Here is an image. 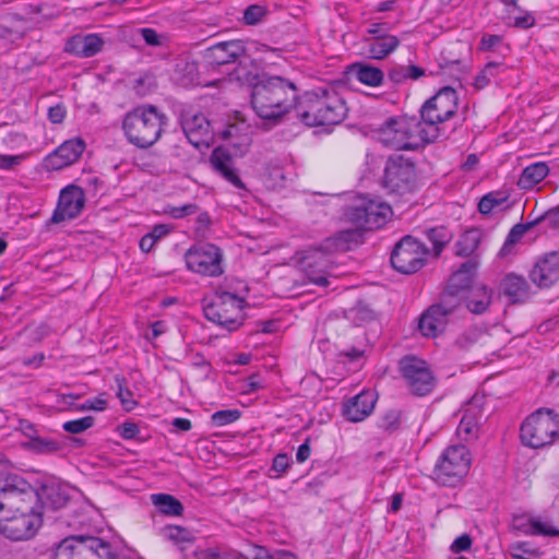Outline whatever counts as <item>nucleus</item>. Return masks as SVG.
<instances>
[{
  "mask_svg": "<svg viewBox=\"0 0 559 559\" xmlns=\"http://www.w3.org/2000/svg\"><path fill=\"white\" fill-rule=\"evenodd\" d=\"M391 206L378 199L366 195L357 197L344 212V218L354 228L341 230L329 242H334L336 250H349L352 243H359L364 230H373L383 227L391 218Z\"/></svg>",
  "mask_w": 559,
  "mask_h": 559,
  "instance_id": "obj_1",
  "label": "nucleus"
},
{
  "mask_svg": "<svg viewBox=\"0 0 559 559\" xmlns=\"http://www.w3.org/2000/svg\"><path fill=\"white\" fill-rule=\"evenodd\" d=\"M297 105L296 85L282 76H262L252 87L251 106L261 119L276 122Z\"/></svg>",
  "mask_w": 559,
  "mask_h": 559,
  "instance_id": "obj_2",
  "label": "nucleus"
},
{
  "mask_svg": "<svg viewBox=\"0 0 559 559\" xmlns=\"http://www.w3.org/2000/svg\"><path fill=\"white\" fill-rule=\"evenodd\" d=\"M346 114L345 102L333 88L306 92L297 105V116L309 127L338 124Z\"/></svg>",
  "mask_w": 559,
  "mask_h": 559,
  "instance_id": "obj_3",
  "label": "nucleus"
},
{
  "mask_svg": "<svg viewBox=\"0 0 559 559\" xmlns=\"http://www.w3.org/2000/svg\"><path fill=\"white\" fill-rule=\"evenodd\" d=\"M166 123V116L155 106L143 105L124 116L122 129L130 143L145 148L159 140Z\"/></svg>",
  "mask_w": 559,
  "mask_h": 559,
  "instance_id": "obj_4",
  "label": "nucleus"
},
{
  "mask_svg": "<svg viewBox=\"0 0 559 559\" xmlns=\"http://www.w3.org/2000/svg\"><path fill=\"white\" fill-rule=\"evenodd\" d=\"M377 139L393 150H416L432 142L417 117L399 116L386 119L377 131Z\"/></svg>",
  "mask_w": 559,
  "mask_h": 559,
  "instance_id": "obj_5",
  "label": "nucleus"
},
{
  "mask_svg": "<svg viewBox=\"0 0 559 559\" xmlns=\"http://www.w3.org/2000/svg\"><path fill=\"white\" fill-rule=\"evenodd\" d=\"M243 304V299L235 294L215 292L203 299V311L209 321L234 331L242 323Z\"/></svg>",
  "mask_w": 559,
  "mask_h": 559,
  "instance_id": "obj_6",
  "label": "nucleus"
},
{
  "mask_svg": "<svg viewBox=\"0 0 559 559\" xmlns=\"http://www.w3.org/2000/svg\"><path fill=\"white\" fill-rule=\"evenodd\" d=\"M472 455L466 445H449L440 454L433 468V478L443 486H456L468 474Z\"/></svg>",
  "mask_w": 559,
  "mask_h": 559,
  "instance_id": "obj_7",
  "label": "nucleus"
},
{
  "mask_svg": "<svg viewBox=\"0 0 559 559\" xmlns=\"http://www.w3.org/2000/svg\"><path fill=\"white\" fill-rule=\"evenodd\" d=\"M41 509L38 492L17 476L0 479V513Z\"/></svg>",
  "mask_w": 559,
  "mask_h": 559,
  "instance_id": "obj_8",
  "label": "nucleus"
},
{
  "mask_svg": "<svg viewBox=\"0 0 559 559\" xmlns=\"http://www.w3.org/2000/svg\"><path fill=\"white\" fill-rule=\"evenodd\" d=\"M456 91L449 86L441 88L424 104L420 111V121L432 142L439 136L438 124L449 120L456 112Z\"/></svg>",
  "mask_w": 559,
  "mask_h": 559,
  "instance_id": "obj_9",
  "label": "nucleus"
},
{
  "mask_svg": "<svg viewBox=\"0 0 559 559\" xmlns=\"http://www.w3.org/2000/svg\"><path fill=\"white\" fill-rule=\"evenodd\" d=\"M559 432V420L550 409H538L530 415L521 426L522 442L538 449L551 444Z\"/></svg>",
  "mask_w": 559,
  "mask_h": 559,
  "instance_id": "obj_10",
  "label": "nucleus"
},
{
  "mask_svg": "<svg viewBox=\"0 0 559 559\" xmlns=\"http://www.w3.org/2000/svg\"><path fill=\"white\" fill-rule=\"evenodd\" d=\"M188 270L203 276H219L223 274V253L221 249L209 242L190 247L185 253Z\"/></svg>",
  "mask_w": 559,
  "mask_h": 559,
  "instance_id": "obj_11",
  "label": "nucleus"
},
{
  "mask_svg": "<svg viewBox=\"0 0 559 559\" xmlns=\"http://www.w3.org/2000/svg\"><path fill=\"white\" fill-rule=\"evenodd\" d=\"M41 509L0 513V534L13 540L33 537L41 525Z\"/></svg>",
  "mask_w": 559,
  "mask_h": 559,
  "instance_id": "obj_12",
  "label": "nucleus"
},
{
  "mask_svg": "<svg viewBox=\"0 0 559 559\" xmlns=\"http://www.w3.org/2000/svg\"><path fill=\"white\" fill-rule=\"evenodd\" d=\"M428 253V249L420 241L406 236L392 251L391 263L396 271L412 274L424 266Z\"/></svg>",
  "mask_w": 559,
  "mask_h": 559,
  "instance_id": "obj_13",
  "label": "nucleus"
},
{
  "mask_svg": "<svg viewBox=\"0 0 559 559\" xmlns=\"http://www.w3.org/2000/svg\"><path fill=\"white\" fill-rule=\"evenodd\" d=\"M400 369L409 391L418 396L426 395L436 385V378L429 365L415 356L401 359Z\"/></svg>",
  "mask_w": 559,
  "mask_h": 559,
  "instance_id": "obj_14",
  "label": "nucleus"
},
{
  "mask_svg": "<svg viewBox=\"0 0 559 559\" xmlns=\"http://www.w3.org/2000/svg\"><path fill=\"white\" fill-rule=\"evenodd\" d=\"M334 239V237L328 238L324 241L323 248H311L305 251L300 265L308 277V280L318 285V286H328V270L330 267V259L328 255V251H337L334 248V242H329V240Z\"/></svg>",
  "mask_w": 559,
  "mask_h": 559,
  "instance_id": "obj_15",
  "label": "nucleus"
},
{
  "mask_svg": "<svg viewBox=\"0 0 559 559\" xmlns=\"http://www.w3.org/2000/svg\"><path fill=\"white\" fill-rule=\"evenodd\" d=\"M388 31L386 23H372L366 29L362 41L367 45L371 59L383 60L400 46L401 40Z\"/></svg>",
  "mask_w": 559,
  "mask_h": 559,
  "instance_id": "obj_16",
  "label": "nucleus"
},
{
  "mask_svg": "<svg viewBox=\"0 0 559 559\" xmlns=\"http://www.w3.org/2000/svg\"><path fill=\"white\" fill-rule=\"evenodd\" d=\"M181 127L188 141L197 148L209 147L214 139V129L203 114L186 111Z\"/></svg>",
  "mask_w": 559,
  "mask_h": 559,
  "instance_id": "obj_17",
  "label": "nucleus"
},
{
  "mask_svg": "<svg viewBox=\"0 0 559 559\" xmlns=\"http://www.w3.org/2000/svg\"><path fill=\"white\" fill-rule=\"evenodd\" d=\"M85 150V143L80 138L64 141L41 162L43 170L59 171L75 163Z\"/></svg>",
  "mask_w": 559,
  "mask_h": 559,
  "instance_id": "obj_18",
  "label": "nucleus"
},
{
  "mask_svg": "<svg viewBox=\"0 0 559 559\" xmlns=\"http://www.w3.org/2000/svg\"><path fill=\"white\" fill-rule=\"evenodd\" d=\"M456 307V302H451L448 297H442L440 304L431 306L420 317L418 329L421 334L427 337H435L441 333L448 324L449 316Z\"/></svg>",
  "mask_w": 559,
  "mask_h": 559,
  "instance_id": "obj_19",
  "label": "nucleus"
},
{
  "mask_svg": "<svg viewBox=\"0 0 559 559\" xmlns=\"http://www.w3.org/2000/svg\"><path fill=\"white\" fill-rule=\"evenodd\" d=\"M85 204L83 190L78 186H68L61 190L57 209L51 216V223L59 224L80 215Z\"/></svg>",
  "mask_w": 559,
  "mask_h": 559,
  "instance_id": "obj_20",
  "label": "nucleus"
},
{
  "mask_svg": "<svg viewBox=\"0 0 559 559\" xmlns=\"http://www.w3.org/2000/svg\"><path fill=\"white\" fill-rule=\"evenodd\" d=\"M376 402V393L370 390H364L344 403L343 415L349 421H362L372 413Z\"/></svg>",
  "mask_w": 559,
  "mask_h": 559,
  "instance_id": "obj_21",
  "label": "nucleus"
},
{
  "mask_svg": "<svg viewBox=\"0 0 559 559\" xmlns=\"http://www.w3.org/2000/svg\"><path fill=\"white\" fill-rule=\"evenodd\" d=\"M104 45L105 40L98 34H76L66 41L64 51L79 58H91L99 53Z\"/></svg>",
  "mask_w": 559,
  "mask_h": 559,
  "instance_id": "obj_22",
  "label": "nucleus"
},
{
  "mask_svg": "<svg viewBox=\"0 0 559 559\" xmlns=\"http://www.w3.org/2000/svg\"><path fill=\"white\" fill-rule=\"evenodd\" d=\"M531 280L539 287H549L559 280V250L539 259L531 271Z\"/></svg>",
  "mask_w": 559,
  "mask_h": 559,
  "instance_id": "obj_23",
  "label": "nucleus"
},
{
  "mask_svg": "<svg viewBox=\"0 0 559 559\" xmlns=\"http://www.w3.org/2000/svg\"><path fill=\"white\" fill-rule=\"evenodd\" d=\"M246 48L240 40L222 41L206 50L205 58L211 64H228L243 56Z\"/></svg>",
  "mask_w": 559,
  "mask_h": 559,
  "instance_id": "obj_24",
  "label": "nucleus"
},
{
  "mask_svg": "<svg viewBox=\"0 0 559 559\" xmlns=\"http://www.w3.org/2000/svg\"><path fill=\"white\" fill-rule=\"evenodd\" d=\"M221 138L228 141L227 145L236 155H243L251 144L250 126L245 121L229 123L222 130Z\"/></svg>",
  "mask_w": 559,
  "mask_h": 559,
  "instance_id": "obj_25",
  "label": "nucleus"
},
{
  "mask_svg": "<svg viewBox=\"0 0 559 559\" xmlns=\"http://www.w3.org/2000/svg\"><path fill=\"white\" fill-rule=\"evenodd\" d=\"M483 412L478 406V400L473 399L464 409V414L457 426L456 433L464 441H471L478 437L479 421Z\"/></svg>",
  "mask_w": 559,
  "mask_h": 559,
  "instance_id": "obj_26",
  "label": "nucleus"
},
{
  "mask_svg": "<svg viewBox=\"0 0 559 559\" xmlns=\"http://www.w3.org/2000/svg\"><path fill=\"white\" fill-rule=\"evenodd\" d=\"M475 269L476 264H473L472 262L462 264L461 269L450 277L447 292L442 297H448L449 301L456 302L459 305L461 300L459 295L469 287Z\"/></svg>",
  "mask_w": 559,
  "mask_h": 559,
  "instance_id": "obj_27",
  "label": "nucleus"
},
{
  "mask_svg": "<svg viewBox=\"0 0 559 559\" xmlns=\"http://www.w3.org/2000/svg\"><path fill=\"white\" fill-rule=\"evenodd\" d=\"M348 73L361 84L371 87L380 86L384 79L380 68L362 62L353 63L348 68Z\"/></svg>",
  "mask_w": 559,
  "mask_h": 559,
  "instance_id": "obj_28",
  "label": "nucleus"
},
{
  "mask_svg": "<svg viewBox=\"0 0 559 559\" xmlns=\"http://www.w3.org/2000/svg\"><path fill=\"white\" fill-rule=\"evenodd\" d=\"M83 536L64 538L56 548L53 559H87Z\"/></svg>",
  "mask_w": 559,
  "mask_h": 559,
  "instance_id": "obj_29",
  "label": "nucleus"
},
{
  "mask_svg": "<svg viewBox=\"0 0 559 559\" xmlns=\"http://www.w3.org/2000/svg\"><path fill=\"white\" fill-rule=\"evenodd\" d=\"M492 292L484 285L473 286L465 296L467 309L475 313H484L490 306Z\"/></svg>",
  "mask_w": 559,
  "mask_h": 559,
  "instance_id": "obj_30",
  "label": "nucleus"
},
{
  "mask_svg": "<svg viewBox=\"0 0 559 559\" xmlns=\"http://www.w3.org/2000/svg\"><path fill=\"white\" fill-rule=\"evenodd\" d=\"M236 156L235 150L229 145L218 146L212 152L210 162L213 169L221 175H235L234 160Z\"/></svg>",
  "mask_w": 559,
  "mask_h": 559,
  "instance_id": "obj_31",
  "label": "nucleus"
},
{
  "mask_svg": "<svg viewBox=\"0 0 559 559\" xmlns=\"http://www.w3.org/2000/svg\"><path fill=\"white\" fill-rule=\"evenodd\" d=\"M83 544L87 548V559H116L111 545L98 537L83 536Z\"/></svg>",
  "mask_w": 559,
  "mask_h": 559,
  "instance_id": "obj_32",
  "label": "nucleus"
},
{
  "mask_svg": "<svg viewBox=\"0 0 559 559\" xmlns=\"http://www.w3.org/2000/svg\"><path fill=\"white\" fill-rule=\"evenodd\" d=\"M27 138L9 124L0 126V151H14L26 146Z\"/></svg>",
  "mask_w": 559,
  "mask_h": 559,
  "instance_id": "obj_33",
  "label": "nucleus"
},
{
  "mask_svg": "<svg viewBox=\"0 0 559 559\" xmlns=\"http://www.w3.org/2000/svg\"><path fill=\"white\" fill-rule=\"evenodd\" d=\"M163 538L174 543L175 545L183 548L187 545H191L195 540V535L192 531L178 526L167 525L160 530Z\"/></svg>",
  "mask_w": 559,
  "mask_h": 559,
  "instance_id": "obj_34",
  "label": "nucleus"
},
{
  "mask_svg": "<svg viewBox=\"0 0 559 559\" xmlns=\"http://www.w3.org/2000/svg\"><path fill=\"white\" fill-rule=\"evenodd\" d=\"M153 504L160 513L169 516H179L183 512L181 502L167 493H155L151 497Z\"/></svg>",
  "mask_w": 559,
  "mask_h": 559,
  "instance_id": "obj_35",
  "label": "nucleus"
},
{
  "mask_svg": "<svg viewBox=\"0 0 559 559\" xmlns=\"http://www.w3.org/2000/svg\"><path fill=\"white\" fill-rule=\"evenodd\" d=\"M481 231L479 229H469L465 231L457 240L455 248L456 254L468 257L473 254L479 246Z\"/></svg>",
  "mask_w": 559,
  "mask_h": 559,
  "instance_id": "obj_36",
  "label": "nucleus"
},
{
  "mask_svg": "<svg viewBox=\"0 0 559 559\" xmlns=\"http://www.w3.org/2000/svg\"><path fill=\"white\" fill-rule=\"evenodd\" d=\"M46 503L52 509H61L69 501V487L66 485H50L44 488Z\"/></svg>",
  "mask_w": 559,
  "mask_h": 559,
  "instance_id": "obj_37",
  "label": "nucleus"
},
{
  "mask_svg": "<svg viewBox=\"0 0 559 559\" xmlns=\"http://www.w3.org/2000/svg\"><path fill=\"white\" fill-rule=\"evenodd\" d=\"M415 171L414 163L402 155L390 156L384 167V175H413Z\"/></svg>",
  "mask_w": 559,
  "mask_h": 559,
  "instance_id": "obj_38",
  "label": "nucleus"
},
{
  "mask_svg": "<svg viewBox=\"0 0 559 559\" xmlns=\"http://www.w3.org/2000/svg\"><path fill=\"white\" fill-rule=\"evenodd\" d=\"M502 290L513 301H516L525 295L526 282L522 276L507 275L502 282Z\"/></svg>",
  "mask_w": 559,
  "mask_h": 559,
  "instance_id": "obj_39",
  "label": "nucleus"
},
{
  "mask_svg": "<svg viewBox=\"0 0 559 559\" xmlns=\"http://www.w3.org/2000/svg\"><path fill=\"white\" fill-rule=\"evenodd\" d=\"M508 551L514 559H536L543 555L531 542H514L509 545Z\"/></svg>",
  "mask_w": 559,
  "mask_h": 559,
  "instance_id": "obj_40",
  "label": "nucleus"
},
{
  "mask_svg": "<svg viewBox=\"0 0 559 559\" xmlns=\"http://www.w3.org/2000/svg\"><path fill=\"white\" fill-rule=\"evenodd\" d=\"M23 445L33 452L45 454L55 453L61 449L58 441L49 438H41L39 436L31 437V439Z\"/></svg>",
  "mask_w": 559,
  "mask_h": 559,
  "instance_id": "obj_41",
  "label": "nucleus"
},
{
  "mask_svg": "<svg viewBox=\"0 0 559 559\" xmlns=\"http://www.w3.org/2000/svg\"><path fill=\"white\" fill-rule=\"evenodd\" d=\"M506 67L499 62H488L475 78L477 88L486 87L498 74L506 71Z\"/></svg>",
  "mask_w": 559,
  "mask_h": 559,
  "instance_id": "obj_42",
  "label": "nucleus"
},
{
  "mask_svg": "<svg viewBox=\"0 0 559 559\" xmlns=\"http://www.w3.org/2000/svg\"><path fill=\"white\" fill-rule=\"evenodd\" d=\"M534 536L558 537L559 526L549 518L533 515Z\"/></svg>",
  "mask_w": 559,
  "mask_h": 559,
  "instance_id": "obj_43",
  "label": "nucleus"
},
{
  "mask_svg": "<svg viewBox=\"0 0 559 559\" xmlns=\"http://www.w3.org/2000/svg\"><path fill=\"white\" fill-rule=\"evenodd\" d=\"M427 238L433 246L435 255L438 257L444 246L450 242L452 235L443 226L431 228L427 231Z\"/></svg>",
  "mask_w": 559,
  "mask_h": 559,
  "instance_id": "obj_44",
  "label": "nucleus"
},
{
  "mask_svg": "<svg viewBox=\"0 0 559 559\" xmlns=\"http://www.w3.org/2000/svg\"><path fill=\"white\" fill-rule=\"evenodd\" d=\"M380 185L390 193L403 195L411 190L409 181L406 177H381Z\"/></svg>",
  "mask_w": 559,
  "mask_h": 559,
  "instance_id": "obj_45",
  "label": "nucleus"
},
{
  "mask_svg": "<svg viewBox=\"0 0 559 559\" xmlns=\"http://www.w3.org/2000/svg\"><path fill=\"white\" fill-rule=\"evenodd\" d=\"M530 225L518 224L510 230L501 250V255H507L511 252L512 247L524 236L528 230Z\"/></svg>",
  "mask_w": 559,
  "mask_h": 559,
  "instance_id": "obj_46",
  "label": "nucleus"
},
{
  "mask_svg": "<svg viewBox=\"0 0 559 559\" xmlns=\"http://www.w3.org/2000/svg\"><path fill=\"white\" fill-rule=\"evenodd\" d=\"M506 201L507 197L502 195L501 193L490 192L480 199L478 203V210L481 214H489L493 211V209L500 206Z\"/></svg>",
  "mask_w": 559,
  "mask_h": 559,
  "instance_id": "obj_47",
  "label": "nucleus"
},
{
  "mask_svg": "<svg viewBox=\"0 0 559 559\" xmlns=\"http://www.w3.org/2000/svg\"><path fill=\"white\" fill-rule=\"evenodd\" d=\"M95 423L94 417L86 416L74 420L66 421L62 425L64 431L73 435L81 433L87 429H90Z\"/></svg>",
  "mask_w": 559,
  "mask_h": 559,
  "instance_id": "obj_48",
  "label": "nucleus"
},
{
  "mask_svg": "<svg viewBox=\"0 0 559 559\" xmlns=\"http://www.w3.org/2000/svg\"><path fill=\"white\" fill-rule=\"evenodd\" d=\"M239 417L240 412L238 409H225L215 412L212 415L211 420L215 427H223L236 421Z\"/></svg>",
  "mask_w": 559,
  "mask_h": 559,
  "instance_id": "obj_49",
  "label": "nucleus"
},
{
  "mask_svg": "<svg viewBox=\"0 0 559 559\" xmlns=\"http://www.w3.org/2000/svg\"><path fill=\"white\" fill-rule=\"evenodd\" d=\"M197 211L198 206L195 204L188 203L181 206H167L165 213L173 218L179 219L195 214Z\"/></svg>",
  "mask_w": 559,
  "mask_h": 559,
  "instance_id": "obj_50",
  "label": "nucleus"
},
{
  "mask_svg": "<svg viewBox=\"0 0 559 559\" xmlns=\"http://www.w3.org/2000/svg\"><path fill=\"white\" fill-rule=\"evenodd\" d=\"M513 528L523 535L534 536L533 515L514 518Z\"/></svg>",
  "mask_w": 559,
  "mask_h": 559,
  "instance_id": "obj_51",
  "label": "nucleus"
},
{
  "mask_svg": "<svg viewBox=\"0 0 559 559\" xmlns=\"http://www.w3.org/2000/svg\"><path fill=\"white\" fill-rule=\"evenodd\" d=\"M107 406V400L104 397V394H100L96 397L88 399L84 401V403L80 404L76 409L81 412L85 411H98L102 412Z\"/></svg>",
  "mask_w": 559,
  "mask_h": 559,
  "instance_id": "obj_52",
  "label": "nucleus"
},
{
  "mask_svg": "<svg viewBox=\"0 0 559 559\" xmlns=\"http://www.w3.org/2000/svg\"><path fill=\"white\" fill-rule=\"evenodd\" d=\"M265 14V10L261 5H250L243 12V20L247 24L253 25L259 23Z\"/></svg>",
  "mask_w": 559,
  "mask_h": 559,
  "instance_id": "obj_53",
  "label": "nucleus"
},
{
  "mask_svg": "<svg viewBox=\"0 0 559 559\" xmlns=\"http://www.w3.org/2000/svg\"><path fill=\"white\" fill-rule=\"evenodd\" d=\"M290 464V459L285 453L277 454L271 467V472L275 473L274 477H280L283 473L287 471Z\"/></svg>",
  "mask_w": 559,
  "mask_h": 559,
  "instance_id": "obj_54",
  "label": "nucleus"
},
{
  "mask_svg": "<svg viewBox=\"0 0 559 559\" xmlns=\"http://www.w3.org/2000/svg\"><path fill=\"white\" fill-rule=\"evenodd\" d=\"M25 158V155H4L0 154V169L15 170L16 166Z\"/></svg>",
  "mask_w": 559,
  "mask_h": 559,
  "instance_id": "obj_55",
  "label": "nucleus"
},
{
  "mask_svg": "<svg viewBox=\"0 0 559 559\" xmlns=\"http://www.w3.org/2000/svg\"><path fill=\"white\" fill-rule=\"evenodd\" d=\"M549 173H550V168L546 163L536 162V163L526 165L521 175L539 176V175H548Z\"/></svg>",
  "mask_w": 559,
  "mask_h": 559,
  "instance_id": "obj_56",
  "label": "nucleus"
},
{
  "mask_svg": "<svg viewBox=\"0 0 559 559\" xmlns=\"http://www.w3.org/2000/svg\"><path fill=\"white\" fill-rule=\"evenodd\" d=\"M139 32L146 45L153 47H158L162 45V37L155 29L151 27H143L140 28Z\"/></svg>",
  "mask_w": 559,
  "mask_h": 559,
  "instance_id": "obj_57",
  "label": "nucleus"
},
{
  "mask_svg": "<svg viewBox=\"0 0 559 559\" xmlns=\"http://www.w3.org/2000/svg\"><path fill=\"white\" fill-rule=\"evenodd\" d=\"M540 221L548 228L559 229V206L548 210Z\"/></svg>",
  "mask_w": 559,
  "mask_h": 559,
  "instance_id": "obj_58",
  "label": "nucleus"
},
{
  "mask_svg": "<svg viewBox=\"0 0 559 559\" xmlns=\"http://www.w3.org/2000/svg\"><path fill=\"white\" fill-rule=\"evenodd\" d=\"M67 115V109L62 104L49 107L48 119L51 123H61Z\"/></svg>",
  "mask_w": 559,
  "mask_h": 559,
  "instance_id": "obj_59",
  "label": "nucleus"
},
{
  "mask_svg": "<svg viewBox=\"0 0 559 559\" xmlns=\"http://www.w3.org/2000/svg\"><path fill=\"white\" fill-rule=\"evenodd\" d=\"M471 546H472L471 536L468 534H463L453 540V543L451 545V550L455 554H459V552L468 550L471 548Z\"/></svg>",
  "mask_w": 559,
  "mask_h": 559,
  "instance_id": "obj_60",
  "label": "nucleus"
},
{
  "mask_svg": "<svg viewBox=\"0 0 559 559\" xmlns=\"http://www.w3.org/2000/svg\"><path fill=\"white\" fill-rule=\"evenodd\" d=\"M117 396L126 411H132L136 405L135 401L132 399V393L129 390H123L121 385H119Z\"/></svg>",
  "mask_w": 559,
  "mask_h": 559,
  "instance_id": "obj_61",
  "label": "nucleus"
},
{
  "mask_svg": "<svg viewBox=\"0 0 559 559\" xmlns=\"http://www.w3.org/2000/svg\"><path fill=\"white\" fill-rule=\"evenodd\" d=\"M389 79L396 83H403L407 80L406 66H396L389 71Z\"/></svg>",
  "mask_w": 559,
  "mask_h": 559,
  "instance_id": "obj_62",
  "label": "nucleus"
},
{
  "mask_svg": "<svg viewBox=\"0 0 559 559\" xmlns=\"http://www.w3.org/2000/svg\"><path fill=\"white\" fill-rule=\"evenodd\" d=\"M139 433L140 429L134 423H124L120 426V436L123 439H134Z\"/></svg>",
  "mask_w": 559,
  "mask_h": 559,
  "instance_id": "obj_63",
  "label": "nucleus"
},
{
  "mask_svg": "<svg viewBox=\"0 0 559 559\" xmlns=\"http://www.w3.org/2000/svg\"><path fill=\"white\" fill-rule=\"evenodd\" d=\"M479 157L476 154H469L461 165V170L464 173L478 171Z\"/></svg>",
  "mask_w": 559,
  "mask_h": 559,
  "instance_id": "obj_64",
  "label": "nucleus"
}]
</instances>
